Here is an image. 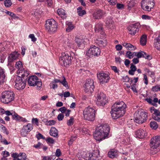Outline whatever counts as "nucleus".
<instances>
[{
	"label": "nucleus",
	"instance_id": "f257e3e1",
	"mask_svg": "<svg viewBox=\"0 0 160 160\" xmlns=\"http://www.w3.org/2000/svg\"><path fill=\"white\" fill-rule=\"evenodd\" d=\"M126 105L122 101L117 102L112 106L111 112V116L113 119H117L125 113Z\"/></svg>",
	"mask_w": 160,
	"mask_h": 160
},
{
	"label": "nucleus",
	"instance_id": "f03ea898",
	"mask_svg": "<svg viewBox=\"0 0 160 160\" xmlns=\"http://www.w3.org/2000/svg\"><path fill=\"white\" fill-rule=\"evenodd\" d=\"M110 128L108 125L104 124L97 126L93 134L94 138L97 141H101L108 137Z\"/></svg>",
	"mask_w": 160,
	"mask_h": 160
},
{
	"label": "nucleus",
	"instance_id": "7ed1b4c3",
	"mask_svg": "<svg viewBox=\"0 0 160 160\" xmlns=\"http://www.w3.org/2000/svg\"><path fill=\"white\" fill-rule=\"evenodd\" d=\"M15 94L11 91H5L2 92L0 96L1 102L4 103H8L14 99Z\"/></svg>",
	"mask_w": 160,
	"mask_h": 160
},
{
	"label": "nucleus",
	"instance_id": "20e7f679",
	"mask_svg": "<svg viewBox=\"0 0 160 160\" xmlns=\"http://www.w3.org/2000/svg\"><path fill=\"white\" fill-rule=\"evenodd\" d=\"M134 121L139 124L144 122L148 117L147 113L143 110L140 109L137 110L134 114Z\"/></svg>",
	"mask_w": 160,
	"mask_h": 160
},
{
	"label": "nucleus",
	"instance_id": "39448f33",
	"mask_svg": "<svg viewBox=\"0 0 160 160\" xmlns=\"http://www.w3.org/2000/svg\"><path fill=\"white\" fill-rule=\"evenodd\" d=\"M83 115L85 119L89 121H93L95 118V110L92 108L88 107L83 111Z\"/></svg>",
	"mask_w": 160,
	"mask_h": 160
},
{
	"label": "nucleus",
	"instance_id": "423d86ee",
	"mask_svg": "<svg viewBox=\"0 0 160 160\" xmlns=\"http://www.w3.org/2000/svg\"><path fill=\"white\" fill-rule=\"evenodd\" d=\"M72 58L70 54L63 53L59 57V63L62 66L68 67L71 64Z\"/></svg>",
	"mask_w": 160,
	"mask_h": 160
},
{
	"label": "nucleus",
	"instance_id": "0eeeda50",
	"mask_svg": "<svg viewBox=\"0 0 160 160\" xmlns=\"http://www.w3.org/2000/svg\"><path fill=\"white\" fill-rule=\"evenodd\" d=\"M58 24L53 19H49L46 21L45 27L46 30L50 32H54L57 30Z\"/></svg>",
	"mask_w": 160,
	"mask_h": 160
},
{
	"label": "nucleus",
	"instance_id": "6e6552de",
	"mask_svg": "<svg viewBox=\"0 0 160 160\" xmlns=\"http://www.w3.org/2000/svg\"><path fill=\"white\" fill-rule=\"evenodd\" d=\"M101 52V50L98 47L92 45L86 51V55L90 57H98L100 55Z\"/></svg>",
	"mask_w": 160,
	"mask_h": 160
},
{
	"label": "nucleus",
	"instance_id": "1a4fd4ad",
	"mask_svg": "<svg viewBox=\"0 0 160 160\" xmlns=\"http://www.w3.org/2000/svg\"><path fill=\"white\" fill-rule=\"evenodd\" d=\"M97 100L96 103L99 106L104 105L107 102V99L106 95L103 92H98L95 95Z\"/></svg>",
	"mask_w": 160,
	"mask_h": 160
},
{
	"label": "nucleus",
	"instance_id": "9d476101",
	"mask_svg": "<svg viewBox=\"0 0 160 160\" xmlns=\"http://www.w3.org/2000/svg\"><path fill=\"white\" fill-rule=\"evenodd\" d=\"M142 8L145 11H150L155 5L154 0H142L141 2Z\"/></svg>",
	"mask_w": 160,
	"mask_h": 160
},
{
	"label": "nucleus",
	"instance_id": "9b49d317",
	"mask_svg": "<svg viewBox=\"0 0 160 160\" xmlns=\"http://www.w3.org/2000/svg\"><path fill=\"white\" fill-rule=\"evenodd\" d=\"M28 82L30 86H37L38 89H40L42 85V82L40 80L39 81L36 76L29 77L28 80Z\"/></svg>",
	"mask_w": 160,
	"mask_h": 160
},
{
	"label": "nucleus",
	"instance_id": "f8f14e48",
	"mask_svg": "<svg viewBox=\"0 0 160 160\" xmlns=\"http://www.w3.org/2000/svg\"><path fill=\"white\" fill-rule=\"evenodd\" d=\"M94 88L93 80L90 78L87 79L84 86V91L87 92H92Z\"/></svg>",
	"mask_w": 160,
	"mask_h": 160
},
{
	"label": "nucleus",
	"instance_id": "ddd939ff",
	"mask_svg": "<svg viewBox=\"0 0 160 160\" xmlns=\"http://www.w3.org/2000/svg\"><path fill=\"white\" fill-rule=\"evenodd\" d=\"M97 77L101 84L108 82L110 79L108 73L101 72L97 73Z\"/></svg>",
	"mask_w": 160,
	"mask_h": 160
},
{
	"label": "nucleus",
	"instance_id": "4468645a",
	"mask_svg": "<svg viewBox=\"0 0 160 160\" xmlns=\"http://www.w3.org/2000/svg\"><path fill=\"white\" fill-rule=\"evenodd\" d=\"M150 145L151 147V150L156 149L160 145V136H155L152 138Z\"/></svg>",
	"mask_w": 160,
	"mask_h": 160
},
{
	"label": "nucleus",
	"instance_id": "2eb2a0df",
	"mask_svg": "<svg viewBox=\"0 0 160 160\" xmlns=\"http://www.w3.org/2000/svg\"><path fill=\"white\" fill-rule=\"evenodd\" d=\"M16 84L15 85V88L18 90L23 89L25 87L26 81L19 77L16 78L15 81Z\"/></svg>",
	"mask_w": 160,
	"mask_h": 160
},
{
	"label": "nucleus",
	"instance_id": "dca6fc26",
	"mask_svg": "<svg viewBox=\"0 0 160 160\" xmlns=\"http://www.w3.org/2000/svg\"><path fill=\"white\" fill-rule=\"evenodd\" d=\"M140 27V24L139 23L130 25L128 27L129 33L132 35H135L139 31Z\"/></svg>",
	"mask_w": 160,
	"mask_h": 160
},
{
	"label": "nucleus",
	"instance_id": "f3484780",
	"mask_svg": "<svg viewBox=\"0 0 160 160\" xmlns=\"http://www.w3.org/2000/svg\"><path fill=\"white\" fill-rule=\"evenodd\" d=\"M33 128V125L32 124L28 123L26 125H24L21 131V135L23 137L26 136Z\"/></svg>",
	"mask_w": 160,
	"mask_h": 160
},
{
	"label": "nucleus",
	"instance_id": "a211bd4d",
	"mask_svg": "<svg viewBox=\"0 0 160 160\" xmlns=\"http://www.w3.org/2000/svg\"><path fill=\"white\" fill-rule=\"evenodd\" d=\"M28 74L29 73L28 70L23 68L18 72V74L17 77H19L26 80Z\"/></svg>",
	"mask_w": 160,
	"mask_h": 160
},
{
	"label": "nucleus",
	"instance_id": "6ab92c4d",
	"mask_svg": "<svg viewBox=\"0 0 160 160\" xmlns=\"http://www.w3.org/2000/svg\"><path fill=\"white\" fill-rule=\"evenodd\" d=\"M19 54L17 52H14L9 54L8 57V61L9 62H12L17 60L19 56Z\"/></svg>",
	"mask_w": 160,
	"mask_h": 160
},
{
	"label": "nucleus",
	"instance_id": "aec40b11",
	"mask_svg": "<svg viewBox=\"0 0 160 160\" xmlns=\"http://www.w3.org/2000/svg\"><path fill=\"white\" fill-rule=\"evenodd\" d=\"M135 134L137 138H142L146 136L147 133L144 130L140 129L136 131Z\"/></svg>",
	"mask_w": 160,
	"mask_h": 160
},
{
	"label": "nucleus",
	"instance_id": "412c9836",
	"mask_svg": "<svg viewBox=\"0 0 160 160\" xmlns=\"http://www.w3.org/2000/svg\"><path fill=\"white\" fill-rule=\"evenodd\" d=\"M105 12L99 9L97 10L93 14V16L97 19H99L102 18Z\"/></svg>",
	"mask_w": 160,
	"mask_h": 160
},
{
	"label": "nucleus",
	"instance_id": "4be33fe9",
	"mask_svg": "<svg viewBox=\"0 0 160 160\" xmlns=\"http://www.w3.org/2000/svg\"><path fill=\"white\" fill-rule=\"evenodd\" d=\"M135 56H136L138 58L142 57L144 58L148 59H150L151 58L150 55H147L146 53L142 51L136 52V54H135Z\"/></svg>",
	"mask_w": 160,
	"mask_h": 160
},
{
	"label": "nucleus",
	"instance_id": "5701e85b",
	"mask_svg": "<svg viewBox=\"0 0 160 160\" xmlns=\"http://www.w3.org/2000/svg\"><path fill=\"white\" fill-rule=\"evenodd\" d=\"M6 80L4 70L0 67V85L3 84Z\"/></svg>",
	"mask_w": 160,
	"mask_h": 160
},
{
	"label": "nucleus",
	"instance_id": "b1692460",
	"mask_svg": "<svg viewBox=\"0 0 160 160\" xmlns=\"http://www.w3.org/2000/svg\"><path fill=\"white\" fill-rule=\"evenodd\" d=\"M99 156V151L96 150L93 152L91 155H89L90 160H96L97 158Z\"/></svg>",
	"mask_w": 160,
	"mask_h": 160
},
{
	"label": "nucleus",
	"instance_id": "393cba45",
	"mask_svg": "<svg viewBox=\"0 0 160 160\" xmlns=\"http://www.w3.org/2000/svg\"><path fill=\"white\" fill-rule=\"evenodd\" d=\"M75 41L78 47L81 46L84 42V40L80 37L76 36L75 39Z\"/></svg>",
	"mask_w": 160,
	"mask_h": 160
},
{
	"label": "nucleus",
	"instance_id": "a878e982",
	"mask_svg": "<svg viewBox=\"0 0 160 160\" xmlns=\"http://www.w3.org/2000/svg\"><path fill=\"white\" fill-rule=\"evenodd\" d=\"M108 156L109 157L113 158L118 156V152L116 150L112 149L108 152Z\"/></svg>",
	"mask_w": 160,
	"mask_h": 160
},
{
	"label": "nucleus",
	"instance_id": "bb28decb",
	"mask_svg": "<svg viewBox=\"0 0 160 160\" xmlns=\"http://www.w3.org/2000/svg\"><path fill=\"white\" fill-rule=\"evenodd\" d=\"M50 135L55 137H57L58 136V132L57 130L54 127H52L50 131Z\"/></svg>",
	"mask_w": 160,
	"mask_h": 160
},
{
	"label": "nucleus",
	"instance_id": "cd10ccee",
	"mask_svg": "<svg viewBox=\"0 0 160 160\" xmlns=\"http://www.w3.org/2000/svg\"><path fill=\"white\" fill-rule=\"evenodd\" d=\"M154 45L157 49L160 50V35L154 39Z\"/></svg>",
	"mask_w": 160,
	"mask_h": 160
},
{
	"label": "nucleus",
	"instance_id": "c85d7f7f",
	"mask_svg": "<svg viewBox=\"0 0 160 160\" xmlns=\"http://www.w3.org/2000/svg\"><path fill=\"white\" fill-rule=\"evenodd\" d=\"M122 45L123 46L125 47L127 49L129 50H132L136 49V48H135L130 43L124 42L122 43Z\"/></svg>",
	"mask_w": 160,
	"mask_h": 160
},
{
	"label": "nucleus",
	"instance_id": "c756f323",
	"mask_svg": "<svg viewBox=\"0 0 160 160\" xmlns=\"http://www.w3.org/2000/svg\"><path fill=\"white\" fill-rule=\"evenodd\" d=\"M130 69L128 71L129 74L133 75L134 74L135 72L137 70V68L136 66L133 65L132 63L131 64L130 67Z\"/></svg>",
	"mask_w": 160,
	"mask_h": 160
},
{
	"label": "nucleus",
	"instance_id": "7c9ffc66",
	"mask_svg": "<svg viewBox=\"0 0 160 160\" xmlns=\"http://www.w3.org/2000/svg\"><path fill=\"white\" fill-rule=\"evenodd\" d=\"M12 119L19 120V121H23L24 119L22 117L19 116L15 112H14L13 115H12Z\"/></svg>",
	"mask_w": 160,
	"mask_h": 160
},
{
	"label": "nucleus",
	"instance_id": "2f4dec72",
	"mask_svg": "<svg viewBox=\"0 0 160 160\" xmlns=\"http://www.w3.org/2000/svg\"><path fill=\"white\" fill-rule=\"evenodd\" d=\"M147 41V36L146 35H143L141 38L140 43L142 45H146Z\"/></svg>",
	"mask_w": 160,
	"mask_h": 160
},
{
	"label": "nucleus",
	"instance_id": "473e14b6",
	"mask_svg": "<svg viewBox=\"0 0 160 160\" xmlns=\"http://www.w3.org/2000/svg\"><path fill=\"white\" fill-rule=\"evenodd\" d=\"M96 43L100 47L105 46L107 44L106 41L105 40L103 41L99 39H97L96 41Z\"/></svg>",
	"mask_w": 160,
	"mask_h": 160
},
{
	"label": "nucleus",
	"instance_id": "72a5a7b5",
	"mask_svg": "<svg viewBox=\"0 0 160 160\" xmlns=\"http://www.w3.org/2000/svg\"><path fill=\"white\" fill-rule=\"evenodd\" d=\"M102 24L100 23L96 24L94 30L96 32H98L102 31Z\"/></svg>",
	"mask_w": 160,
	"mask_h": 160
},
{
	"label": "nucleus",
	"instance_id": "f704fd0d",
	"mask_svg": "<svg viewBox=\"0 0 160 160\" xmlns=\"http://www.w3.org/2000/svg\"><path fill=\"white\" fill-rule=\"evenodd\" d=\"M15 67L18 69V72L23 68L22 62L20 61H18L16 62Z\"/></svg>",
	"mask_w": 160,
	"mask_h": 160
},
{
	"label": "nucleus",
	"instance_id": "c9c22d12",
	"mask_svg": "<svg viewBox=\"0 0 160 160\" xmlns=\"http://www.w3.org/2000/svg\"><path fill=\"white\" fill-rule=\"evenodd\" d=\"M77 12L78 15L81 16L86 14V11L84 10H82L81 7H79L77 8Z\"/></svg>",
	"mask_w": 160,
	"mask_h": 160
},
{
	"label": "nucleus",
	"instance_id": "e433bc0d",
	"mask_svg": "<svg viewBox=\"0 0 160 160\" xmlns=\"http://www.w3.org/2000/svg\"><path fill=\"white\" fill-rule=\"evenodd\" d=\"M113 23L114 22L112 19L110 18H107L106 22V24L110 28L112 27Z\"/></svg>",
	"mask_w": 160,
	"mask_h": 160
},
{
	"label": "nucleus",
	"instance_id": "4c0bfd02",
	"mask_svg": "<svg viewBox=\"0 0 160 160\" xmlns=\"http://www.w3.org/2000/svg\"><path fill=\"white\" fill-rule=\"evenodd\" d=\"M17 157L19 158H20L21 160H25L26 158V155L24 152L20 153L19 154L18 153Z\"/></svg>",
	"mask_w": 160,
	"mask_h": 160
},
{
	"label": "nucleus",
	"instance_id": "58836bf2",
	"mask_svg": "<svg viewBox=\"0 0 160 160\" xmlns=\"http://www.w3.org/2000/svg\"><path fill=\"white\" fill-rule=\"evenodd\" d=\"M45 2L48 7H52L53 6V4L52 0H45Z\"/></svg>",
	"mask_w": 160,
	"mask_h": 160
},
{
	"label": "nucleus",
	"instance_id": "ea45409f",
	"mask_svg": "<svg viewBox=\"0 0 160 160\" xmlns=\"http://www.w3.org/2000/svg\"><path fill=\"white\" fill-rule=\"evenodd\" d=\"M136 54V52L132 53L130 51H128L126 52V54L127 57L130 59L133 58L134 56H135V54Z\"/></svg>",
	"mask_w": 160,
	"mask_h": 160
},
{
	"label": "nucleus",
	"instance_id": "a19ab883",
	"mask_svg": "<svg viewBox=\"0 0 160 160\" xmlns=\"http://www.w3.org/2000/svg\"><path fill=\"white\" fill-rule=\"evenodd\" d=\"M150 126L152 128L156 129L158 127V125L157 123L154 121H152L150 123Z\"/></svg>",
	"mask_w": 160,
	"mask_h": 160
},
{
	"label": "nucleus",
	"instance_id": "79ce46f5",
	"mask_svg": "<svg viewBox=\"0 0 160 160\" xmlns=\"http://www.w3.org/2000/svg\"><path fill=\"white\" fill-rule=\"evenodd\" d=\"M57 12L58 14L62 17V16H65L66 15L65 11L62 8L58 9L57 10Z\"/></svg>",
	"mask_w": 160,
	"mask_h": 160
},
{
	"label": "nucleus",
	"instance_id": "37998d69",
	"mask_svg": "<svg viewBox=\"0 0 160 160\" xmlns=\"http://www.w3.org/2000/svg\"><path fill=\"white\" fill-rule=\"evenodd\" d=\"M60 83H62L63 85L66 88H68V86L67 82L66 81L65 78L63 76L62 80H61Z\"/></svg>",
	"mask_w": 160,
	"mask_h": 160
},
{
	"label": "nucleus",
	"instance_id": "c03bdc74",
	"mask_svg": "<svg viewBox=\"0 0 160 160\" xmlns=\"http://www.w3.org/2000/svg\"><path fill=\"white\" fill-rule=\"evenodd\" d=\"M4 4L6 7H9L12 4L10 0H5L4 2Z\"/></svg>",
	"mask_w": 160,
	"mask_h": 160
},
{
	"label": "nucleus",
	"instance_id": "a18cd8bd",
	"mask_svg": "<svg viewBox=\"0 0 160 160\" xmlns=\"http://www.w3.org/2000/svg\"><path fill=\"white\" fill-rule=\"evenodd\" d=\"M46 124L47 125L51 126L54 125L56 123V121L54 120H50L47 121Z\"/></svg>",
	"mask_w": 160,
	"mask_h": 160
},
{
	"label": "nucleus",
	"instance_id": "49530a36",
	"mask_svg": "<svg viewBox=\"0 0 160 160\" xmlns=\"http://www.w3.org/2000/svg\"><path fill=\"white\" fill-rule=\"evenodd\" d=\"M67 46L71 48H75V45L73 42L72 41H69L67 42Z\"/></svg>",
	"mask_w": 160,
	"mask_h": 160
},
{
	"label": "nucleus",
	"instance_id": "de8ad7c7",
	"mask_svg": "<svg viewBox=\"0 0 160 160\" xmlns=\"http://www.w3.org/2000/svg\"><path fill=\"white\" fill-rule=\"evenodd\" d=\"M74 118L72 117H70V119L68 121L67 124L68 126H71L73 124Z\"/></svg>",
	"mask_w": 160,
	"mask_h": 160
},
{
	"label": "nucleus",
	"instance_id": "09e8293b",
	"mask_svg": "<svg viewBox=\"0 0 160 160\" xmlns=\"http://www.w3.org/2000/svg\"><path fill=\"white\" fill-rule=\"evenodd\" d=\"M116 7L119 10H122L124 9V4H122L117 3L116 4Z\"/></svg>",
	"mask_w": 160,
	"mask_h": 160
},
{
	"label": "nucleus",
	"instance_id": "8fccbe9b",
	"mask_svg": "<svg viewBox=\"0 0 160 160\" xmlns=\"http://www.w3.org/2000/svg\"><path fill=\"white\" fill-rule=\"evenodd\" d=\"M46 140L48 143H50L52 144L54 143L55 142L53 138L50 137L46 139Z\"/></svg>",
	"mask_w": 160,
	"mask_h": 160
},
{
	"label": "nucleus",
	"instance_id": "3c124183",
	"mask_svg": "<svg viewBox=\"0 0 160 160\" xmlns=\"http://www.w3.org/2000/svg\"><path fill=\"white\" fill-rule=\"evenodd\" d=\"M1 154L3 157L5 158L10 155L9 153L8 152L6 151H2Z\"/></svg>",
	"mask_w": 160,
	"mask_h": 160
},
{
	"label": "nucleus",
	"instance_id": "603ef678",
	"mask_svg": "<svg viewBox=\"0 0 160 160\" xmlns=\"http://www.w3.org/2000/svg\"><path fill=\"white\" fill-rule=\"evenodd\" d=\"M14 158L13 160H21L17 157L18 153H13L11 155Z\"/></svg>",
	"mask_w": 160,
	"mask_h": 160
},
{
	"label": "nucleus",
	"instance_id": "864d4df0",
	"mask_svg": "<svg viewBox=\"0 0 160 160\" xmlns=\"http://www.w3.org/2000/svg\"><path fill=\"white\" fill-rule=\"evenodd\" d=\"M159 86L157 85L152 87L151 90L153 92H158L159 90Z\"/></svg>",
	"mask_w": 160,
	"mask_h": 160
},
{
	"label": "nucleus",
	"instance_id": "5fc2aeb1",
	"mask_svg": "<svg viewBox=\"0 0 160 160\" xmlns=\"http://www.w3.org/2000/svg\"><path fill=\"white\" fill-rule=\"evenodd\" d=\"M50 88H52L53 89H55L58 87V85L52 82L50 83Z\"/></svg>",
	"mask_w": 160,
	"mask_h": 160
},
{
	"label": "nucleus",
	"instance_id": "6e6d98bb",
	"mask_svg": "<svg viewBox=\"0 0 160 160\" xmlns=\"http://www.w3.org/2000/svg\"><path fill=\"white\" fill-rule=\"evenodd\" d=\"M74 26H73V25H71V26H68L66 29V32H70L74 28Z\"/></svg>",
	"mask_w": 160,
	"mask_h": 160
},
{
	"label": "nucleus",
	"instance_id": "4d7b16f0",
	"mask_svg": "<svg viewBox=\"0 0 160 160\" xmlns=\"http://www.w3.org/2000/svg\"><path fill=\"white\" fill-rule=\"evenodd\" d=\"M29 37L31 39L32 41L33 42H35L37 40V38L35 37L33 34H30L29 36Z\"/></svg>",
	"mask_w": 160,
	"mask_h": 160
},
{
	"label": "nucleus",
	"instance_id": "13d9d810",
	"mask_svg": "<svg viewBox=\"0 0 160 160\" xmlns=\"http://www.w3.org/2000/svg\"><path fill=\"white\" fill-rule=\"evenodd\" d=\"M42 145V143L40 142H38V143L36 145H34L33 147L37 149H40L41 148Z\"/></svg>",
	"mask_w": 160,
	"mask_h": 160
},
{
	"label": "nucleus",
	"instance_id": "bf43d9fd",
	"mask_svg": "<svg viewBox=\"0 0 160 160\" xmlns=\"http://www.w3.org/2000/svg\"><path fill=\"white\" fill-rule=\"evenodd\" d=\"M146 100L149 103L152 104L153 106H155L156 104L153 102L152 100L150 98H147L146 99Z\"/></svg>",
	"mask_w": 160,
	"mask_h": 160
},
{
	"label": "nucleus",
	"instance_id": "052dcab7",
	"mask_svg": "<svg viewBox=\"0 0 160 160\" xmlns=\"http://www.w3.org/2000/svg\"><path fill=\"white\" fill-rule=\"evenodd\" d=\"M64 118V115L62 113H60L58 115L57 118L59 121L62 120Z\"/></svg>",
	"mask_w": 160,
	"mask_h": 160
},
{
	"label": "nucleus",
	"instance_id": "680f3d73",
	"mask_svg": "<svg viewBox=\"0 0 160 160\" xmlns=\"http://www.w3.org/2000/svg\"><path fill=\"white\" fill-rule=\"evenodd\" d=\"M154 111L152 115L160 116V111L157 109L155 110Z\"/></svg>",
	"mask_w": 160,
	"mask_h": 160
},
{
	"label": "nucleus",
	"instance_id": "e2e57ef3",
	"mask_svg": "<svg viewBox=\"0 0 160 160\" xmlns=\"http://www.w3.org/2000/svg\"><path fill=\"white\" fill-rule=\"evenodd\" d=\"M37 137L38 139H39L41 138L43 139H45V137H44V136L40 133H39L37 135Z\"/></svg>",
	"mask_w": 160,
	"mask_h": 160
},
{
	"label": "nucleus",
	"instance_id": "0e129e2a",
	"mask_svg": "<svg viewBox=\"0 0 160 160\" xmlns=\"http://www.w3.org/2000/svg\"><path fill=\"white\" fill-rule=\"evenodd\" d=\"M61 154V151L60 149H57L55 155L56 156L59 157L60 156Z\"/></svg>",
	"mask_w": 160,
	"mask_h": 160
},
{
	"label": "nucleus",
	"instance_id": "69168bd1",
	"mask_svg": "<svg viewBox=\"0 0 160 160\" xmlns=\"http://www.w3.org/2000/svg\"><path fill=\"white\" fill-rule=\"evenodd\" d=\"M116 48L118 51H119L122 49V46L120 44H118L116 46Z\"/></svg>",
	"mask_w": 160,
	"mask_h": 160
},
{
	"label": "nucleus",
	"instance_id": "338daca9",
	"mask_svg": "<svg viewBox=\"0 0 160 160\" xmlns=\"http://www.w3.org/2000/svg\"><path fill=\"white\" fill-rule=\"evenodd\" d=\"M59 109L62 113H64L67 110L66 108L64 107L61 108Z\"/></svg>",
	"mask_w": 160,
	"mask_h": 160
},
{
	"label": "nucleus",
	"instance_id": "774afa93",
	"mask_svg": "<svg viewBox=\"0 0 160 160\" xmlns=\"http://www.w3.org/2000/svg\"><path fill=\"white\" fill-rule=\"evenodd\" d=\"M152 117L153 119H154L155 120H157L158 121L160 120V116H156L155 115H152Z\"/></svg>",
	"mask_w": 160,
	"mask_h": 160
}]
</instances>
